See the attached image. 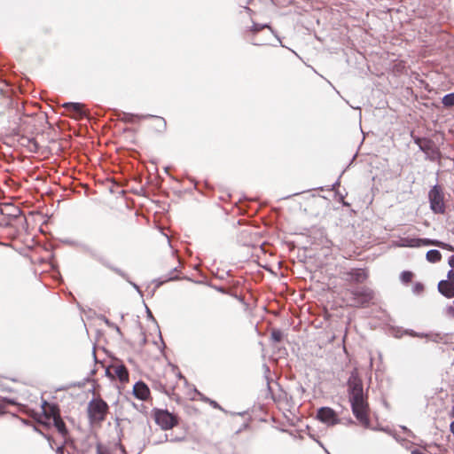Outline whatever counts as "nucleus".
<instances>
[{
    "label": "nucleus",
    "mask_w": 454,
    "mask_h": 454,
    "mask_svg": "<svg viewBox=\"0 0 454 454\" xmlns=\"http://www.w3.org/2000/svg\"><path fill=\"white\" fill-rule=\"evenodd\" d=\"M347 386L348 400L354 416L362 426L369 427L370 408L368 396L364 393L363 381L356 368L351 372Z\"/></svg>",
    "instance_id": "nucleus-1"
},
{
    "label": "nucleus",
    "mask_w": 454,
    "mask_h": 454,
    "mask_svg": "<svg viewBox=\"0 0 454 454\" xmlns=\"http://www.w3.org/2000/svg\"><path fill=\"white\" fill-rule=\"evenodd\" d=\"M187 380L182 375L177 367L168 366L163 370L162 375L158 380L157 388L168 395H173L176 399L186 398L185 387Z\"/></svg>",
    "instance_id": "nucleus-2"
},
{
    "label": "nucleus",
    "mask_w": 454,
    "mask_h": 454,
    "mask_svg": "<svg viewBox=\"0 0 454 454\" xmlns=\"http://www.w3.org/2000/svg\"><path fill=\"white\" fill-rule=\"evenodd\" d=\"M374 299V291L366 286L347 288L342 292V301L347 306L364 308Z\"/></svg>",
    "instance_id": "nucleus-3"
},
{
    "label": "nucleus",
    "mask_w": 454,
    "mask_h": 454,
    "mask_svg": "<svg viewBox=\"0 0 454 454\" xmlns=\"http://www.w3.org/2000/svg\"><path fill=\"white\" fill-rule=\"evenodd\" d=\"M108 404L101 398L92 399L88 404V416L92 424H100L106 419Z\"/></svg>",
    "instance_id": "nucleus-4"
},
{
    "label": "nucleus",
    "mask_w": 454,
    "mask_h": 454,
    "mask_svg": "<svg viewBox=\"0 0 454 454\" xmlns=\"http://www.w3.org/2000/svg\"><path fill=\"white\" fill-rule=\"evenodd\" d=\"M155 423L163 430H169L178 425V418L167 410L154 409L153 411Z\"/></svg>",
    "instance_id": "nucleus-5"
},
{
    "label": "nucleus",
    "mask_w": 454,
    "mask_h": 454,
    "mask_svg": "<svg viewBox=\"0 0 454 454\" xmlns=\"http://www.w3.org/2000/svg\"><path fill=\"white\" fill-rule=\"evenodd\" d=\"M430 208L434 214L445 212V202L443 190L440 185L433 186L428 192Z\"/></svg>",
    "instance_id": "nucleus-6"
},
{
    "label": "nucleus",
    "mask_w": 454,
    "mask_h": 454,
    "mask_svg": "<svg viewBox=\"0 0 454 454\" xmlns=\"http://www.w3.org/2000/svg\"><path fill=\"white\" fill-rule=\"evenodd\" d=\"M341 279L350 285L363 284L369 278V271L364 268H352L341 271Z\"/></svg>",
    "instance_id": "nucleus-7"
},
{
    "label": "nucleus",
    "mask_w": 454,
    "mask_h": 454,
    "mask_svg": "<svg viewBox=\"0 0 454 454\" xmlns=\"http://www.w3.org/2000/svg\"><path fill=\"white\" fill-rule=\"evenodd\" d=\"M106 374L111 380L118 379L121 383H127L129 380L127 367L119 362L109 365L106 370Z\"/></svg>",
    "instance_id": "nucleus-8"
},
{
    "label": "nucleus",
    "mask_w": 454,
    "mask_h": 454,
    "mask_svg": "<svg viewBox=\"0 0 454 454\" xmlns=\"http://www.w3.org/2000/svg\"><path fill=\"white\" fill-rule=\"evenodd\" d=\"M43 415H40L37 419V422L45 427H51V419H54L57 417L60 416L59 409L55 404H50L48 403H44L43 405Z\"/></svg>",
    "instance_id": "nucleus-9"
},
{
    "label": "nucleus",
    "mask_w": 454,
    "mask_h": 454,
    "mask_svg": "<svg viewBox=\"0 0 454 454\" xmlns=\"http://www.w3.org/2000/svg\"><path fill=\"white\" fill-rule=\"evenodd\" d=\"M62 107L65 109L66 115L80 120L86 116V111L84 109V105L81 103H65L62 105Z\"/></svg>",
    "instance_id": "nucleus-10"
},
{
    "label": "nucleus",
    "mask_w": 454,
    "mask_h": 454,
    "mask_svg": "<svg viewBox=\"0 0 454 454\" xmlns=\"http://www.w3.org/2000/svg\"><path fill=\"white\" fill-rule=\"evenodd\" d=\"M317 417L320 421L327 424L328 426H333L340 422L337 413L330 407L320 408L317 411Z\"/></svg>",
    "instance_id": "nucleus-11"
},
{
    "label": "nucleus",
    "mask_w": 454,
    "mask_h": 454,
    "mask_svg": "<svg viewBox=\"0 0 454 454\" xmlns=\"http://www.w3.org/2000/svg\"><path fill=\"white\" fill-rule=\"evenodd\" d=\"M134 396L141 401H148L151 398V391L148 386L143 381H137L133 386Z\"/></svg>",
    "instance_id": "nucleus-12"
},
{
    "label": "nucleus",
    "mask_w": 454,
    "mask_h": 454,
    "mask_svg": "<svg viewBox=\"0 0 454 454\" xmlns=\"http://www.w3.org/2000/svg\"><path fill=\"white\" fill-rule=\"evenodd\" d=\"M415 244L413 246H435L439 247L443 249H447L449 251H454V248L452 246L438 241V240H433L428 239H417L414 240Z\"/></svg>",
    "instance_id": "nucleus-13"
},
{
    "label": "nucleus",
    "mask_w": 454,
    "mask_h": 454,
    "mask_svg": "<svg viewBox=\"0 0 454 454\" xmlns=\"http://www.w3.org/2000/svg\"><path fill=\"white\" fill-rule=\"evenodd\" d=\"M439 292L447 298L454 297V284L449 280H442L438 283Z\"/></svg>",
    "instance_id": "nucleus-14"
},
{
    "label": "nucleus",
    "mask_w": 454,
    "mask_h": 454,
    "mask_svg": "<svg viewBox=\"0 0 454 454\" xmlns=\"http://www.w3.org/2000/svg\"><path fill=\"white\" fill-rule=\"evenodd\" d=\"M52 424L56 427L58 432L61 434V436L66 439L68 435V430L61 417L59 416L56 419H52Z\"/></svg>",
    "instance_id": "nucleus-15"
},
{
    "label": "nucleus",
    "mask_w": 454,
    "mask_h": 454,
    "mask_svg": "<svg viewBox=\"0 0 454 454\" xmlns=\"http://www.w3.org/2000/svg\"><path fill=\"white\" fill-rule=\"evenodd\" d=\"M442 259V254L438 250H429L427 253V260L430 262H438Z\"/></svg>",
    "instance_id": "nucleus-16"
},
{
    "label": "nucleus",
    "mask_w": 454,
    "mask_h": 454,
    "mask_svg": "<svg viewBox=\"0 0 454 454\" xmlns=\"http://www.w3.org/2000/svg\"><path fill=\"white\" fill-rule=\"evenodd\" d=\"M442 104L446 107L454 106V93L445 95L442 100Z\"/></svg>",
    "instance_id": "nucleus-17"
},
{
    "label": "nucleus",
    "mask_w": 454,
    "mask_h": 454,
    "mask_svg": "<svg viewBox=\"0 0 454 454\" xmlns=\"http://www.w3.org/2000/svg\"><path fill=\"white\" fill-rule=\"evenodd\" d=\"M414 274L411 271H403L400 276V279L404 284H409L412 281Z\"/></svg>",
    "instance_id": "nucleus-18"
},
{
    "label": "nucleus",
    "mask_w": 454,
    "mask_h": 454,
    "mask_svg": "<svg viewBox=\"0 0 454 454\" xmlns=\"http://www.w3.org/2000/svg\"><path fill=\"white\" fill-rule=\"evenodd\" d=\"M8 404H15V402L9 399H2L0 400V415H3L6 412Z\"/></svg>",
    "instance_id": "nucleus-19"
},
{
    "label": "nucleus",
    "mask_w": 454,
    "mask_h": 454,
    "mask_svg": "<svg viewBox=\"0 0 454 454\" xmlns=\"http://www.w3.org/2000/svg\"><path fill=\"white\" fill-rule=\"evenodd\" d=\"M282 337H283V334H282L281 331H279V330H273L271 332V339L274 341L279 342L282 340Z\"/></svg>",
    "instance_id": "nucleus-20"
},
{
    "label": "nucleus",
    "mask_w": 454,
    "mask_h": 454,
    "mask_svg": "<svg viewBox=\"0 0 454 454\" xmlns=\"http://www.w3.org/2000/svg\"><path fill=\"white\" fill-rule=\"evenodd\" d=\"M153 120L159 124L160 125L161 127L165 128L166 127V121L163 118L161 117H154Z\"/></svg>",
    "instance_id": "nucleus-21"
},
{
    "label": "nucleus",
    "mask_w": 454,
    "mask_h": 454,
    "mask_svg": "<svg viewBox=\"0 0 454 454\" xmlns=\"http://www.w3.org/2000/svg\"><path fill=\"white\" fill-rule=\"evenodd\" d=\"M98 454H111L107 450L103 449L100 445L97 446Z\"/></svg>",
    "instance_id": "nucleus-22"
},
{
    "label": "nucleus",
    "mask_w": 454,
    "mask_h": 454,
    "mask_svg": "<svg viewBox=\"0 0 454 454\" xmlns=\"http://www.w3.org/2000/svg\"><path fill=\"white\" fill-rule=\"evenodd\" d=\"M448 280L454 284V270H450L448 272Z\"/></svg>",
    "instance_id": "nucleus-23"
},
{
    "label": "nucleus",
    "mask_w": 454,
    "mask_h": 454,
    "mask_svg": "<svg viewBox=\"0 0 454 454\" xmlns=\"http://www.w3.org/2000/svg\"><path fill=\"white\" fill-rule=\"evenodd\" d=\"M64 452H65L64 445L59 446L56 449V454H64Z\"/></svg>",
    "instance_id": "nucleus-24"
},
{
    "label": "nucleus",
    "mask_w": 454,
    "mask_h": 454,
    "mask_svg": "<svg viewBox=\"0 0 454 454\" xmlns=\"http://www.w3.org/2000/svg\"><path fill=\"white\" fill-rule=\"evenodd\" d=\"M449 264L451 268L454 269V254L449 258Z\"/></svg>",
    "instance_id": "nucleus-25"
},
{
    "label": "nucleus",
    "mask_w": 454,
    "mask_h": 454,
    "mask_svg": "<svg viewBox=\"0 0 454 454\" xmlns=\"http://www.w3.org/2000/svg\"><path fill=\"white\" fill-rule=\"evenodd\" d=\"M134 219L136 220L135 217H131L129 219V221L128 222V224H129L130 230H132V227H133L132 222H133Z\"/></svg>",
    "instance_id": "nucleus-26"
},
{
    "label": "nucleus",
    "mask_w": 454,
    "mask_h": 454,
    "mask_svg": "<svg viewBox=\"0 0 454 454\" xmlns=\"http://www.w3.org/2000/svg\"><path fill=\"white\" fill-rule=\"evenodd\" d=\"M44 436L47 438V440H48V441H49V442H50L51 447L52 448V442H53L52 437H51V436H50V435H44Z\"/></svg>",
    "instance_id": "nucleus-27"
},
{
    "label": "nucleus",
    "mask_w": 454,
    "mask_h": 454,
    "mask_svg": "<svg viewBox=\"0 0 454 454\" xmlns=\"http://www.w3.org/2000/svg\"><path fill=\"white\" fill-rule=\"evenodd\" d=\"M450 431L454 434V420L450 425Z\"/></svg>",
    "instance_id": "nucleus-28"
},
{
    "label": "nucleus",
    "mask_w": 454,
    "mask_h": 454,
    "mask_svg": "<svg viewBox=\"0 0 454 454\" xmlns=\"http://www.w3.org/2000/svg\"><path fill=\"white\" fill-rule=\"evenodd\" d=\"M416 289L421 291V290H423V286L421 284H417Z\"/></svg>",
    "instance_id": "nucleus-29"
},
{
    "label": "nucleus",
    "mask_w": 454,
    "mask_h": 454,
    "mask_svg": "<svg viewBox=\"0 0 454 454\" xmlns=\"http://www.w3.org/2000/svg\"><path fill=\"white\" fill-rule=\"evenodd\" d=\"M411 454H425V453L421 452L419 450H414L411 451Z\"/></svg>",
    "instance_id": "nucleus-30"
},
{
    "label": "nucleus",
    "mask_w": 454,
    "mask_h": 454,
    "mask_svg": "<svg viewBox=\"0 0 454 454\" xmlns=\"http://www.w3.org/2000/svg\"><path fill=\"white\" fill-rule=\"evenodd\" d=\"M450 416L454 418V406L452 407L450 412Z\"/></svg>",
    "instance_id": "nucleus-31"
}]
</instances>
